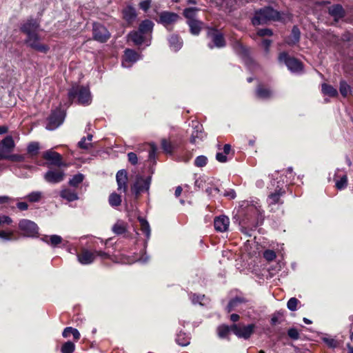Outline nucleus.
Masks as SVG:
<instances>
[{
	"label": "nucleus",
	"mask_w": 353,
	"mask_h": 353,
	"mask_svg": "<svg viewBox=\"0 0 353 353\" xmlns=\"http://www.w3.org/2000/svg\"><path fill=\"white\" fill-rule=\"evenodd\" d=\"M161 148L165 153L170 154H171L174 150L173 145L165 139L161 140Z\"/></svg>",
	"instance_id": "obj_42"
},
{
	"label": "nucleus",
	"mask_w": 353,
	"mask_h": 353,
	"mask_svg": "<svg viewBox=\"0 0 353 353\" xmlns=\"http://www.w3.org/2000/svg\"><path fill=\"white\" fill-rule=\"evenodd\" d=\"M256 94V97L261 99H268L273 96V92L271 90L261 85L257 87Z\"/></svg>",
	"instance_id": "obj_27"
},
{
	"label": "nucleus",
	"mask_w": 353,
	"mask_h": 353,
	"mask_svg": "<svg viewBox=\"0 0 353 353\" xmlns=\"http://www.w3.org/2000/svg\"><path fill=\"white\" fill-rule=\"evenodd\" d=\"M151 6L150 0H143L139 3V8L145 12H147Z\"/></svg>",
	"instance_id": "obj_56"
},
{
	"label": "nucleus",
	"mask_w": 353,
	"mask_h": 353,
	"mask_svg": "<svg viewBox=\"0 0 353 353\" xmlns=\"http://www.w3.org/2000/svg\"><path fill=\"white\" fill-rule=\"evenodd\" d=\"M263 257L268 261H272L276 258V253L271 250H266L263 252Z\"/></svg>",
	"instance_id": "obj_53"
},
{
	"label": "nucleus",
	"mask_w": 353,
	"mask_h": 353,
	"mask_svg": "<svg viewBox=\"0 0 353 353\" xmlns=\"http://www.w3.org/2000/svg\"><path fill=\"white\" fill-rule=\"evenodd\" d=\"M239 214L245 216L243 221H247V223H254L258 216L261 214V206L257 205V203H253L246 201L241 203L239 206ZM246 223V222H245Z\"/></svg>",
	"instance_id": "obj_2"
},
{
	"label": "nucleus",
	"mask_w": 353,
	"mask_h": 353,
	"mask_svg": "<svg viewBox=\"0 0 353 353\" xmlns=\"http://www.w3.org/2000/svg\"><path fill=\"white\" fill-rule=\"evenodd\" d=\"M179 18V14L176 13L163 11L159 14V19L158 22L163 24L169 31H170L172 30L171 26L176 23Z\"/></svg>",
	"instance_id": "obj_11"
},
{
	"label": "nucleus",
	"mask_w": 353,
	"mask_h": 353,
	"mask_svg": "<svg viewBox=\"0 0 353 353\" xmlns=\"http://www.w3.org/2000/svg\"><path fill=\"white\" fill-rule=\"evenodd\" d=\"M128 38L135 45H141L145 41V35L139 30L132 31L128 34Z\"/></svg>",
	"instance_id": "obj_26"
},
{
	"label": "nucleus",
	"mask_w": 353,
	"mask_h": 353,
	"mask_svg": "<svg viewBox=\"0 0 353 353\" xmlns=\"http://www.w3.org/2000/svg\"><path fill=\"white\" fill-rule=\"evenodd\" d=\"M70 100L78 98V102L82 105H88L91 102V96L88 88L79 85L73 86L68 92Z\"/></svg>",
	"instance_id": "obj_3"
},
{
	"label": "nucleus",
	"mask_w": 353,
	"mask_h": 353,
	"mask_svg": "<svg viewBox=\"0 0 353 353\" xmlns=\"http://www.w3.org/2000/svg\"><path fill=\"white\" fill-rule=\"evenodd\" d=\"M279 60L281 63H284L292 72H298L302 70L301 63L296 59L289 57L285 52L279 54Z\"/></svg>",
	"instance_id": "obj_7"
},
{
	"label": "nucleus",
	"mask_w": 353,
	"mask_h": 353,
	"mask_svg": "<svg viewBox=\"0 0 353 353\" xmlns=\"http://www.w3.org/2000/svg\"><path fill=\"white\" fill-rule=\"evenodd\" d=\"M229 225L230 219L226 216L223 215L214 219V226L218 232H225L228 229Z\"/></svg>",
	"instance_id": "obj_21"
},
{
	"label": "nucleus",
	"mask_w": 353,
	"mask_h": 353,
	"mask_svg": "<svg viewBox=\"0 0 353 353\" xmlns=\"http://www.w3.org/2000/svg\"><path fill=\"white\" fill-rule=\"evenodd\" d=\"M75 349L74 344L71 341L65 343L61 347L62 353H73Z\"/></svg>",
	"instance_id": "obj_46"
},
{
	"label": "nucleus",
	"mask_w": 353,
	"mask_h": 353,
	"mask_svg": "<svg viewBox=\"0 0 353 353\" xmlns=\"http://www.w3.org/2000/svg\"><path fill=\"white\" fill-rule=\"evenodd\" d=\"M176 343L181 345L185 346L190 343V340L188 337L185 336V334H179L176 338Z\"/></svg>",
	"instance_id": "obj_47"
},
{
	"label": "nucleus",
	"mask_w": 353,
	"mask_h": 353,
	"mask_svg": "<svg viewBox=\"0 0 353 353\" xmlns=\"http://www.w3.org/2000/svg\"><path fill=\"white\" fill-rule=\"evenodd\" d=\"M112 231L117 234H122L125 232L126 228L122 221H117L112 227Z\"/></svg>",
	"instance_id": "obj_39"
},
{
	"label": "nucleus",
	"mask_w": 353,
	"mask_h": 353,
	"mask_svg": "<svg viewBox=\"0 0 353 353\" xmlns=\"http://www.w3.org/2000/svg\"><path fill=\"white\" fill-rule=\"evenodd\" d=\"M301 32L297 26H294L291 34L285 39V42L290 46L299 43L300 40Z\"/></svg>",
	"instance_id": "obj_25"
},
{
	"label": "nucleus",
	"mask_w": 353,
	"mask_h": 353,
	"mask_svg": "<svg viewBox=\"0 0 353 353\" xmlns=\"http://www.w3.org/2000/svg\"><path fill=\"white\" fill-rule=\"evenodd\" d=\"M322 92L324 94L328 95L331 97H335L338 96V92L336 89L333 86L326 83L322 84Z\"/></svg>",
	"instance_id": "obj_34"
},
{
	"label": "nucleus",
	"mask_w": 353,
	"mask_h": 353,
	"mask_svg": "<svg viewBox=\"0 0 353 353\" xmlns=\"http://www.w3.org/2000/svg\"><path fill=\"white\" fill-rule=\"evenodd\" d=\"M138 220L140 223L141 231L145 234L146 238L148 239L150 236V227L149 223L143 217H139Z\"/></svg>",
	"instance_id": "obj_33"
},
{
	"label": "nucleus",
	"mask_w": 353,
	"mask_h": 353,
	"mask_svg": "<svg viewBox=\"0 0 353 353\" xmlns=\"http://www.w3.org/2000/svg\"><path fill=\"white\" fill-rule=\"evenodd\" d=\"M42 197V193L39 191L32 192L26 196V199L30 202H38Z\"/></svg>",
	"instance_id": "obj_45"
},
{
	"label": "nucleus",
	"mask_w": 353,
	"mask_h": 353,
	"mask_svg": "<svg viewBox=\"0 0 353 353\" xmlns=\"http://www.w3.org/2000/svg\"><path fill=\"white\" fill-rule=\"evenodd\" d=\"M272 34L273 32L272 30L269 28L259 29L257 31V35H259V37L272 36Z\"/></svg>",
	"instance_id": "obj_55"
},
{
	"label": "nucleus",
	"mask_w": 353,
	"mask_h": 353,
	"mask_svg": "<svg viewBox=\"0 0 353 353\" xmlns=\"http://www.w3.org/2000/svg\"><path fill=\"white\" fill-rule=\"evenodd\" d=\"M110 33L106 28L99 23L93 25V37L96 41L104 43L110 38Z\"/></svg>",
	"instance_id": "obj_14"
},
{
	"label": "nucleus",
	"mask_w": 353,
	"mask_h": 353,
	"mask_svg": "<svg viewBox=\"0 0 353 353\" xmlns=\"http://www.w3.org/2000/svg\"><path fill=\"white\" fill-rule=\"evenodd\" d=\"M248 302V301L245 298L236 296L229 301L225 310L228 313H230L234 310L239 311L240 310H243L242 305Z\"/></svg>",
	"instance_id": "obj_19"
},
{
	"label": "nucleus",
	"mask_w": 353,
	"mask_h": 353,
	"mask_svg": "<svg viewBox=\"0 0 353 353\" xmlns=\"http://www.w3.org/2000/svg\"><path fill=\"white\" fill-rule=\"evenodd\" d=\"M60 196L68 201H74L79 199L77 194L70 189H63L60 192Z\"/></svg>",
	"instance_id": "obj_30"
},
{
	"label": "nucleus",
	"mask_w": 353,
	"mask_h": 353,
	"mask_svg": "<svg viewBox=\"0 0 353 353\" xmlns=\"http://www.w3.org/2000/svg\"><path fill=\"white\" fill-rule=\"evenodd\" d=\"M78 147L81 149L89 150L92 148V143L88 142L86 138L84 137L81 138V141L78 143Z\"/></svg>",
	"instance_id": "obj_52"
},
{
	"label": "nucleus",
	"mask_w": 353,
	"mask_h": 353,
	"mask_svg": "<svg viewBox=\"0 0 353 353\" xmlns=\"http://www.w3.org/2000/svg\"><path fill=\"white\" fill-rule=\"evenodd\" d=\"M347 185V175H343L339 180L336 181V187L338 190H343Z\"/></svg>",
	"instance_id": "obj_48"
},
{
	"label": "nucleus",
	"mask_w": 353,
	"mask_h": 353,
	"mask_svg": "<svg viewBox=\"0 0 353 353\" xmlns=\"http://www.w3.org/2000/svg\"><path fill=\"white\" fill-rule=\"evenodd\" d=\"M109 203L112 207H117L121 203V196L117 193H112L109 196Z\"/></svg>",
	"instance_id": "obj_38"
},
{
	"label": "nucleus",
	"mask_w": 353,
	"mask_h": 353,
	"mask_svg": "<svg viewBox=\"0 0 353 353\" xmlns=\"http://www.w3.org/2000/svg\"><path fill=\"white\" fill-rule=\"evenodd\" d=\"M230 331L232 332V325H221L218 327V335L220 338H225Z\"/></svg>",
	"instance_id": "obj_41"
},
{
	"label": "nucleus",
	"mask_w": 353,
	"mask_h": 353,
	"mask_svg": "<svg viewBox=\"0 0 353 353\" xmlns=\"http://www.w3.org/2000/svg\"><path fill=\"white\" fill-rule=\"evenodd\" d=\"M199 10V9L197 8H188L183 10V15L188 19V21L196 20L195 15Z\"/></svg>",
	"instance_id": "obj_37"
},
{
	"label": "nucleus",
	"mask_w": 353,
	"mask_h": 353,
	"mask_svg": "<svg viewBox=\"0 0 353 353\" xmlns=\"http://www.w3.org/2000/svg\"><path fill=\"white\" fill-rule=\"evenodd\" d=\"M117 190L120 192L126 193L128 190V172L125 170H120L116 174Z\"/></svg>",
	"instance_id": "obj_16"
},
{
	"label": "nucleus",
	"mask_w": 353,
	"mask_h": 353,
	"mask_svg": "<svg viewBox=\"0 0 353 353\" xmlns=\"http://www.w3.org/2000/svg\"><path fill=\"white\" fill-rule=\"evenodd\" d=\"M43 157L50 161L51 165L59 167L63 165L61 155L57 152L50 150H47L43 152Z\"/></svg>",
	"instance_id": "obj_18"
},
{
	"label": "nucleus",
	"mask_w": 353,
	"mask_h": 353,
	"mask_svg": "<svg viewBox=\"0 0 353 353\" xmlns=\"http://www.w3.org/2000/svg\"><path fill=\"white\" fill-rule=\"evenodd\" d=\"M192 127L193 128V131L190 141L192 144H196L204 139L205 134L203 132V125L198 121H192Z\"/></svg>",
	"instance_id": "obj_15"
},
{
	"label": "nucleus",
	"mask_w": 353,
	"mask_h": 353,
	"mask_svg": "<svg viewBox=\"0 0 353 353\" xmlns=\"http://www.w3.org/2000/svg\"><path fill=\"white\" fill-rule=\"evenodd\" d=\"M137 16L136 10L131 6H128L123 10V17L128 24H132L135 21Z\"/></svg>",
	"instance_id": "obj_24"
},
{
	"label": "nucleus",
	"mask_w": 353,
	"mask_h": 353,
	"mask_svg": "<svg viewBox=\"0 0 353 353\" xmlns=\"http://www.w3.org/2000/svg\"><path fill=\"white\" fill-rule=\"evenodd\" d=\"M78 261L83 265H88L92 263L95 259V254L88 250H83L81 253L77 255Z\"/></svg>",
	"instance_id": "obj_22"
},
{
	"label": "nucleus",
	"mask_w": 353,
	"mask_h": 353,
	"mask_svg": "<svg viewBox=\"0 0 353 353\" xmlns=\"http://www.w3.org/2000/svg\"><path fill=\"white\" fill-rule=\"evenodd\" d=\"M42 239L46 243L52 246H56L62 242V238L60 236L56 234L50 236L49 239H48V236L43 238Z\"/></svg>",
	"instance_id": "obj_36"
},
{
	"label": "nucleus",
	"mask_w": 353,
	"mask_h": 353,
	"mask_svg": "<svg viewBox=\"0 0 353 353\" xmlns=\"http://www.w3.org/2000/svg\"><path fill=\"white\" fill-rule=\"evenodd\" d=\"M288 334L290 338L297 340L299 338V333L296 328H290L288 330Z\"/></svg>",
	"instance_id": "obj_54"
},
{
	"label": "nucleus",
	"mask_w": 353,
	"mask_h": 353,
	"mask_svg": "<svg viewBox=\"0 0 353 353\" xmlns=\"http://www.w3.org/2000/svg\"><path fill=\"white\" fill-rule=\"evenodd\" d=\"M299 303L296 298L292 297L289 299L287 303L288 308L291 311H296L297 309V305Z\"/></svg>",
	"instance_id": "obj_49"
},
{
	"label": "nucleus",
	"mask_w": 353,
	"mask_h": 353,
	"mask_svg": "<svg viewBox=\"0 0 353 353\" xmlns=\"http://www.w3.org/2000/svg\"><path fill=\"white\" fill-rule=\"evenodd\" d=\"M190 299L193 304L199 303L202 305L201 302L204 299V295L192 294L191 295Z\"/></svg>",
	"instance_id": "obj_57"
},
{
	"label": "nucleus",
	"mask_w": 353,
	"mask_h": 353,
	"mask_svg": "<svg viewBox=\"0 0 353 353\" xmlns=\"http://www.w3.org/2000/svg\"><path fill=\"white\" fill-rule=\"evenodd\" d=\"M226 155L223 152H218L216 155V159L219 162L225 163L228 160Z\"/></svg>",
	"instance_id": "obj_61"
},
{
	"label": "nucleus",
	"mask_w": 353,
	"mask_h": 353,
	"mask_svg": "<svg viewBox=\"0 0 353 353\" xmlns=\"http://www.w3.org/2000/svg\"><path fill=\"white\" fill-rule=\"evenodd\" d=\"M256 325L251 323L247 325L241 324L232 325V332L239 338L248 339L254 333Z\"/></svg>",
	"instance_id": "obj_4"
},
{
	"label": "nucleus",
	"mask_w": 353,
	"mask_h": 353,
	"mask_svg": "<svg viewBox=\"0 0 353 353\" xmlns=\"http://www.w3.org/2000/svg\"><path fill=\"white\" fill-rule=\"evenodd\" d=\"M12 232H6L4 231H0V238L5 240H12Z\"/></svg>",
	"instance_id": "obj_59"
},
{
	"label": "nucleus",
	"mask_w": 353,
	"mask_h": 353,
	"mask_svg": "<svg viewBox=\"0 0 353 353\" xmlns=\"http://www.w3.org/2000/svg\"><path fill=\"white\" fill-rule=\"evenodd\" d=\"M39 41L40 37L38 33L27 36L25 40L26 44L31 48L42 53H47L50 47L48 45L41 43Z\"/></svg>",
	"instance_id": "obj_8"
},
{
	"label": "nucleus",
	"mask_w": 353,
	"mask_h": 353,
	"mask_svg": "<svg viewBox=\"0 0 353 353\" xmlns=\"http://www.w3.org/2000/svg\"><path fill=\"white\" fill-rule=\"evenodd\" d=\"M350 86L344 80L340 81L339 90L343 97H346L350 92Z\"/></svg>",
	"instance_id": "obj_44"
},
{
	"label": "nucleus",
	"mask_w": 353,
	"mask_h": 353,
	"mask_svg": "<svg viewBox=\"0 0 353 353\" xmlns=\"http://www.w3.org/2000/svg\"><path fill=\"white\" fill-rule=\"evenodd\" d=\"M281 20V16L279 12L271 7H265L255 12L252 22L254 26H259L266 24L270 21Z\"/></svg>",
	"instance_id": "obj_1"
},
{
	"label": "nucleus",
	"mask_w": 353,
	"mask_h": 353,
	"mask_svg": "<svg viewBox=\"0 0 353 353\" xmlns=\"http://www.w3.org/2000/svg\"><path fill=\"white\" fill-rule=\"evenodd\" d=\"M39 148V143L38 142H31L27 147V151L32 156H34L38 154Z\"/></svg>",
	"instance_id": "obj_43"
},
{
	"label": "nucleus",
	"mask_w": 353,
	"mask_h": 353,
	"mask_svg": "<svg viewBox=\"0 0 353 353\" xmlns=\"http://www.w3.org/2000/svg\"><path fill=\"white\" fill-rule=\"evenodd\" d=\"M328 13L336 21L342 19L345 16V10L340 4H334L328 8Z\"/></svg>",
	"instance_id": "obj_23"
},
{
	"label": "nucleus",
	"mask_w": 353,
	"mask_h": 353,
	"mask_svg": "<svg viewBox=\"0 0 353 353\" xmlns=\"http://www.w3.org/2000/svg\"><path fill=\"white\" fill-rule=\"evenodd\" d=\"M271 43H272V41L270 39H264L262 41V45H263L266 53H268L269 52V49L271 46Z\"/></svg>",
	"instance_id": "obj_63"
},
{
	"label": "nucleus",
	"mask_w": 353,
	"mask_h": 353,
	"mask_svg": "<svg viewBox=\"0 0 353 353\" xmlns=\"http://www.w3.org/2000/svg\"><path fill=\"white\" fill-rule=\"evenodd\" d=\"M208 38L210 39L213 42V45L208 43V47L212 49L214 47L223 48L225 46V41L222 34L216 29L208 28L207 32Z\"/></svg>",
	"instance_id": "obj_9"
},
{
	"label": "nucleus",
	"mask_w": 353,
	"mask_h": 353,
	"mask_svg": "<svg viewBox=\"0 0 353 353\" xmlns=\"http://www.w3.org/2000/svg\"><path fill=\"white\" fill-rule=\"evenodd\" d=\"M39 28V22L36 19H30L22 24L21 30L26 34V36H28L30 34H37Z\"/></svg>",
	"instance_id": "obj_17"
},
{
	"label": "nucleus",
	"mask_w": 353,
	"mask_h": 353,
	"mask_svg": "<svg viewBox=\"0 0 353 353\" xmlns=\"http://www.w3.org/2000/svg\"><path fill=\"white\" fill-rule=\"evenodd\" d=\"M43 177L48 183H59L63 181L65 172L59 169L50 170L45 173Z\"/></svg>",
	"instance_id": "obj_13"
},
{
	"label": "nucleus",
	"mask_w": 353,
	"mask_h": 353,
	"mask_svg": "<svg viewBox=\"0 0 353 353\" xmlns=\"http://www.w3.org/2000/svg\"><path fill=\"white\" fill-rule=\"evenodd\" d=\"M188 24L190 27V32L194 35H198L203 27V22L199 20L188 21Z\"/></svg>",
	"instance_id": "obj_28"
},
{
	"label": "nucleus",
	"mask_w": 353,
	"mask_h": 353,
	"mask_svg": "<svg viewBox=\"0 0 353 353\" xmlns=\"http://www.w3.org/2000/svg\"><path fill=\"white\" fill-rule=\"evenodd\" d=\"M62 335L64 338H68L70 336V335H73L74 339L77 341L80 338V333L79 332L72 327H67L64 329Z\"/></svg>",
	"instance_id": "obj_35"
},
{
	"label": "nucleus",
	"mask_w": 353,
	"mask_h": 353,
	"mask_svg": "<svg viewBox=\"0 0 353 353\" xmlns=\"http://www.w3.org/2000/svg\"><path fill=\"white\" fill-rule=\"evenodd\" d=\"M139 54L134 50L126 49L124 52V56L122 61V66L129 68L132 63L139 60Z\"/></svg>",
	"instance_id": "obj_20"
},
{
	"label": "nucleus",
	"mask_w": 353,
	"mask_h": 353,
	"mask_svg": "<svg viewBox=\"0 0 353 353\" xmlns=\"http://www.w3.org/2000/svg\"><path fill=\"white\" fill-rule=\"evenodd\" d=\"M128 158L129 162H130L132 165H136L138 163V157L134 152H129L128 154Z\"/></svg>",
	"instance_id": "obj_58"
},
{
	"label": "nucleus",
	"mask_w": 353,
	"mask_h": 353,
	"mask_svg": "<svg viewBox=\"0 0 353 353\" xmlns=\"http://www.w3.org/2000/svg\"><path fill=\"white\" fill-rule=\"evenodd\" d=\"M154 25V24L152 21L145 19L140 23L138 30L144 35L150 34L153 30Z\"/></svg>",
	"instance_id": "obj_29"
},
{
	"label": "nucleus",
	"mask_w": 353,
	"mask_h": 353,
	"mask_svg": "<svg viewBox=\"0 0 353 353\" xmlns=\"http://www.w3.org/2000/svg\"><path fill=\"white\" fill-rule=\"evenodd\" d=\"M168 41L170 48L174 51L179 50L182 46V41L177 35H172Z\"/></svg>",
	"instance_id": "obj_31"
},
{
	"label": "nucleus",
	"mask_w": 353,
	"mask_h": 353,
	"mask_svg": "<svg viewBox=\"0 0 353 353\" xmlns=\"http://www.w3.org/2000/svg\"><path fill=\"white\" fill-rule=\"evenodd\" d=\"M284 191L280 188L279 190H276L275 192L272 193L268 196V203L270 205H274L276 203H279L280 197L281 195L284 194Z\"/></svg>",
	"instance_id": "obj_32"
},
{
	"label": "nucleus",
	"mask_w": 353,
	"mask_h": 353,
	"mask_svg": "<svg viewBox=\"0 0 353 353\" xmlns=\"http://www.w3.org/2000/svg\"><path fill=\"white\" fill-rule=\"evenodd\" d=\"M84 179V175L79 173L72 176L69 181V185L72 187H77Z\"/></svg>",
	"instance_id": "obj_40"
},
{
	"label": "nucleus",
	"mask_w": 353,
	"mask_h": 353,
	"mask_svg": "<svg viewBox=\"0 0 353 353\" xmlns=\"http://www.w3.org/2000/svg\"><path fill=\"white\" fill-rule=\"evenodd\" d=\"M323 341L330 347H335L337 346V341L333 339L325 338Z\"/></svg>",
	"instance_id": "obj_60"
},
{
	"label": "nucleus",
	"mask_w": 353,
	"mask_h": 353,
	"mask_svg": "<svg viewBox=\"0 0 353 353\" xmlns=\"http://www.w3.org/2000/svg\"><path fill=\"white\" fill-rule=\"evenodd\" d=\"M208 159L205 156L201 155L196 158L194 165L197 167H203L207 164Z\"/></svg>",
	"instance_id": "obj_51"
},
{
	"label": "nucleus",
	"mask_w": 353,
	"mask_h": 353,
	"mask_svg": "<svg viewBox=\"0 0 353 353\" xmlns=\"http://www.w3.org/2000/svg\"><path fill=\"white\" fill-rule=\"evenodd\" d=\"M94 254H95V257L97 256H100L101 258L102 259H108L109 258V254L105 252H103V251H94Z\"/></svg>",
	"instance_id": "obj_64"
},
{
	"label": "nucleus",
	"mask_w": 353,
	"mask_h": 353,
	"mask_svg": "<svg viewBox=\"0 0 353 353\" xmlns=\"http://www.w3.org/2000/svg\"><path fill=\"white\" fill-rule=\"evenodd\" d=\"M25 159H26V156L23 154H10L6 159L10 160L13 162H22L25 160Z\"/></svg>",
	"instance_id": "obj_50"
},
{
	"label": "nucleus",
	"mask_w": 353,
	"mask_h": 353,
	"mask_svg": "<svg viewBox=\"0 0 353 353\" xmlns=\"http://www.w3.org/2000/svg\"><path fill=\"white\" fill-rule=\"evenodd\" d=\"M65 119V113L61 109H56L52 111L48 118L46 129L53 130L60 126Z\"/></svg>",
	"instance_id": "obj_6"
},
{
	"label": "nucleus",
	"mask_w": 353,
	"mask_h": 353,
	"mask_svg": "<svg viewBox=\"0 0 353 353\" xmlns=\"http://www.w3.org/2000/svg\"><path fill=\"white\" fill-rule=\"evenodd\" d=\"M19 228L26 237L36 236L39 230L37 225L28 219H21L19 223Z\"/></svg>",
	"instance_id": "obj_5"
},
{
	"label": "nucleus",
	"mask_w": 353,
	"mask_h": 353,
	"mask_svg": "<svg viewBox=\"0 0 353 353\" xmlns=\"http://www.w3.org/2000/svg\"><path fill=\"white\" fill-rule=\"evenodd\" d=\"M14 147L15 143L12 137H6L0 141V159H6Z\"/></svg>",
	"instance_id": "obj_10"
},
{
	"label": "nucleus",
	"mask_w": 353,
	"mask_h": 353,
	"mask_svg": "<svg viewBox=\"0 0 353 353\" xmlns=\"http://www.w3.org/2000/svg\"><path fill=\"white\" fill-rule=\"evenodd\" d=\"M150 185V178L144 179L142 176H138L136 181L131 186V191L136 197H138L141 192L149 190Z\"/></svg>",
	"instance_id": "obj_12"
},
{
	"label": "nucleus",
	"mask_w": 353,
	"mask_h": 353,
	"mask_svg": "<svg viewBox=\"0 0 353 353\" xmlns=\"http://www.w3.org/2000/svg\"><path fill=\"white\" fill-rule=\"evenodd\" d=\"M12 222L11 218L8 216L2 215L0 216V226L3 224H10Z\"/></svg>",
	"instance_id": "obj_62"
}]
</instances>
